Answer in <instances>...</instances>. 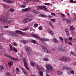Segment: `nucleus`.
Here are the masks:
<instances>
[{"label":"nucleus","mask_w":76,"mask_h":76,"mask_svg":"<svg viewBox=\"0 0 76 76\" xmlns=\"http://www.w3.org/2000/svg\"><path fill=\"white\" fill-rule=\"evenodd\" d=\"M34 37L42 41H48L49 40V39H44V38H41L40 37L37 35H34Z\"/></svg>","instance_id":"f257e3e1"},{"label":"nucleus","mask_w":76,"mask_h":76,"mask_svg":"<svg viewBox=\"0 0 76 76\" xmlns=\"http://www.w3.org/2000/svg\"><path fill=\"white\" fill-rule=\"evenodd\" d=\"M4 56H6L7 57L10 58V59L12 61H18V59L17 58H14L12 57L11 56L9 55L5 54H4Z\"/></svg>","instance_id":"f03ea898"},{"label":"nucleus","mask_w":76,"mask_h":76,"mask_svg":"<svg viewBox=\"0 0 76 76\" xmlns=\"http://www.w3.org/2000/svg\"><path fill=\"white\" fill-rule=\"evenodd\" d=\"M23 62L24 63L25 67V68H26V69L27 70H29V69L28 67V64L26 63V60L25 58L23 59Z\"/></svg>","instance_id":"7ed1b4c3"},{"label":"nucleus","mask_w":76,"mask_h":76,"mask_svg":"<svg viewBox=\"0 0 76 76\" xmlns=\"http://www.w3.org/2000/svg\"><path fill=\"white\" fill-rule=\"evenodd\" d=\"M15 33H18L24 36L26 35V34L25 32H23L19 30H16L15 31Z\"/></svg>","instance_id":"20e7f679"},{"label":"nucleus","mask_w":76,"mask_h":76,"mask_svg":"<svg viewBox=\"0 0 76 76\" xmlns=\"http://www.w3.org/2000/svg\"><path fill=\"white\" fill-rule=\"evenodd\" d=\"M58 50L61 52H64L65 51V48L64 47H60L58 48Z\"/></svg>","instance_id":"39448f33"},{"label":"nucleus","mask_w":76,"mask_h":76,"mask_svg":"<svg viewBox=\"0 0 76 76\" xmlns=\"http://www.w3.org/2000/svg\"><path fill=\"white\" fill-rule=\"evenodd\" d=\"M69 58H66V57H64L63 58H61L58 59V60L59 61H66V60H68Z\"/></svg>","instance_id":"423d86ee"},{"label":"nucleus","mask_w":76,"mask_h":76,"mask_svg":"<svg viewBox=\"0 0 76 76\" xmlns=\"http://www.w3.org/2000/svg\"><path fill=\"white\" fill-rule=\"evenodd\" d=\"M25 49H26V52L27 53L30 54V49L29 47L28 46H26V48H25Z\"/></svg>","instance_id":"0eeeda50"},{"label":"nucleus","mask_w":76,"mask_h":76,"mask_svg":"<svg viewBox=\"0 0 76 76\" xmlns=\"http://www.w3.org/2000/svg\"><path fill=\"white\" fill-rule=\"evenodd\" d=\"M31 21V20L29 18H26L23 20L24 23H27Z\"/></svg>","instance_id":"6e6552de"},{"label":"nucleus","mask_w":76,"mask_h":76,"mask_svg":"<svg viewBox=\"0 0 76 76\" xmlns=\"http://www.w3.org/2000/svg\"><path fill=\"white\" fill-rule=\"evenodd\" d=\"M46 67L48 70H52L53 69V67L51 65H47L46 66Z\"/></svg>","instance_id":"1a4fd4ad"},{"label":"nucleus","mask_w":76,"mask_h":76,"mask_svg":"<svg viewBox=\"0 0 76 76\" xmlns=\"http://www.w3.org/2000/svg\"><path fill=\"white\" fill-rule=\"evenodd\" d=\"M46 6H38V8L37 9V10H39L40 9V10H43L45 8H46Z\"/></svg>","instance_id":"9d476101"},{"label":"nucleus","mask_w":76,"mask_h":76,"mask_svg":"<svg viewBox=\"0 0 76 76\" xmlns=\"http://www.w3.org/2000/svg\"><path fill=\"white\" fill-rule=\"evenodd\" d=\"M30 10V9L29 7H28L26 9H23L22 10V11L23 12H26L27 11H29Z\"/></svg>","instance_id":"9b49d317"},{"label":"nucleus","mask_w":76,"mask_h":76,"mask_svg":"<svg viewBox=\"0 0 76 76\" xmlns=\"http://www.w3.org/2000/svg\"><path fill=\"white\" fill-rule=\"evenodd\" d=\"M3 1L5 2H6V3H13V1L10 0H3Z\"/></svg>","instance_id":"f8f14e48"},{"label":"nucleus","mask_w":76,"mask_h":76,"mask_svg":"<svg viewBox=\"0 0 76 76\" xmlns=\"http://www.w3.org/2000/svg\"><path fill=\"white\" fill-rule=\"evenodd\" d=\"M37 68V69L39 71H40L42 70V68L41 66H39L38 65H37L36 66V68Z\"/></svg>","instance_id":"ddd939ff"},{"label":"nucleus","mask_w":76,"mask_h":76,"mask_svg":"<svg viewBox=\"0 0 76 76\" xmlns=\"http://www.w3.org/2000/svg\"><path fill=\"white\" fill-rule=\"evenodd\" d=\"M22 70L23 72L25 74V75H27L28 74V73L26 71V70L24 69H23H23H22Z\"/></svg>","instance_id":"4468645a"},{"label":"nucleus","mask_w":76,"mask_h":76,"mask_svg":"<svg viewBox=\"0 0 76 76\" xmlns=\"http://www.w3.org/2000/svg\"><path fill=\"white\" fill-rule=\"evenodd\" d=\"M20 41L22 43L24 44L27 43H28V42L27 41L23 40H21Z\"/></svg>","instance_id":"2eb2a0df"},{"label":"nucleus","mask_w":76,"mask_h":76,"mask_svg":"<svg viewBox=\"0 0 76 76\" xmlns=\"http://www.w3.org/2000/svg\"><path fill=\"white\" fill-rule=\"evenodd\" d=\"M4 70V67L2 65L0 66V72H1Z\"/></svg>","instance_id":"dca6fc26"},{"label":"nucleus","mask_w":76,"mask_h":76,"mask_svg":"<svg viewBox=\"0 0 76 76\" xmlns=\"http://www.w3.org/2000/svg\"><path fill=\"white\" fill-rule=\"evenodd\" d=\"M65 31H66V34L68 35H69V31L66 28L65 29Z\"/></svg>","instance_id":"f3484780"},{"label":"nucleus","mask_w":76,"mask_h":76,"mask_svg":"<svg viewBox=\"0 0 76 76\" xmlns=\"http://www.w3.org/2000/svg\"><path fill=\"white\" fill-rule=\"evenodd\" d=\"M39 16L42 17H44L46 18L47 17V16L46 15H45L44 14H40L39 15Z\"/></svg>","instance_id":"a211bd4d"},{"label":"nucleus","mask_w":76,"mask_h":76,"mask_svg":"<svg viewBox=\"0 0 76 76\" xmlns=\"http://www.w3.org/2000/svg\"><path fill=\"white\" fill-rule=\"evenodd\" d=\"M12 21V20L11 19L7 20V23L8 24H10L11 23Z\"/></svg>","instance_id":"6ab92c4d"},{"label":"nucleus","mask_w":76,"mask_h":76,"mask_svg":"<svg viewBox=\"0 0 76 76\" xmlns=\"http://www.w3.org/2000/svg\"><path fill=\"white\" fill-rule=\"evenodd\" d=\"M3 6L5 8H7L9 7L8 5H5V4H2Z\"/></svg>","instance_id":"aec40b11"},{"label":"nucleus","mask_w":76,"mask_h":76,"mask_svg":"<svg viewBox=\"0 0 76 76\" xmlns=\"http://www.w3.org/2000/svg\"><path fill=\"white\" fill-rule=\"evenodd\" d=\"M48 31L51 35H53V32L51 31L50 30H48Z\"/></svg>","instance_id":"412c9836"},{"label":"nucleus","mask_w":76,"mask_h":76,"mask_svg":"<svg viewBox=\"0 0 76 76\" xmlns=\"http://www.w3.org/2000/svg\"><path fill=\"white\" fill-rule=\"evenodd\" d=\"M66 21L67 23H70L72 22L71 20L70 19H67L66 20Z\"/></svg>","instance_id":"4be33fe9"},{"label":"nucleus","mask_w":76,"mask_h":76,"mask_svg":"<svg viewBox=\"0 0 76 76\" xmlns=\"http://www.w3.org/2000/svg\"><path fill=\"white\" fill-rule=\"evenodd\" d=\"M45 52L47 53H50V50H49V49L47 48Z\"/></svg>","instance_id":"5701e85b"},{"label":"nucleus","mask_w":76,"mask_h":76,"mask_svg":"<svg viewBox=\"0 0 76 76\" xmlns=\"http://www.w3.org/2000/svg\"><path fill=\"white\" fill-rule=\"evenodd\" d=\"M32 12L34 14H38L39 13V12L36 10H33Z\"/></svg>","instance_id":"b1692460"},{"label":"nucleus","mask_w":76,"mask_h":76,"mask_svg":"<svg viewBox=\"0 0 76 76\" xmlns=\"http://www.w3.org/2000/svg\"><path fill=\"white\" fill-rule=\"evenodd\" d=\"M13 64V62H12L11 61H10V62L8 63L9 66H11V65H12Z\"/></svg>","instance_id":"393cba45"},{"label":"nucleus","mask_w":76,"mask_h":76,"mask_svg":"<svg viewBox=\"0 0 76 76\" xmlns=\"http://www.w3.org/2000/svg\"><path fill=\"white\" fill-rule=\"evenodd\" d=\"M31 64L32 66H35V63L33 62H31Z\"/></svg>","instance_id":"a878e982"},{"label":"nucleus","mask_w":76,"mask_h":76,"mask_svg":"<svg viewBox=\"0 0 76 76\" xmlns=\"http://www.w3.org/2000/svg\"><path fill=\"white\" fill-rule=\"evenodd\" d=\"M70 29L71 30H75V28L73 26H70Z\"/></svg>","instance_id":"bb28decb"},{"label":"nucleus","mask_w":76,"mask_h":76,"mask_svg":"<svg viewBox=\"0 0 76 76\" xmlns=\"http://www.w3.org/2000/svg\"><path fill=\"white\" fill-rule=\"evenodd\" d=\"M53 40L54 41V42L55 43H57L58 42V40L56 39V38L54 39H53Z\"/></svg>","instance_id":"cd10ccee"},{"label":"nucleus","mask_w":76,"mask_h":76,"mask_svg":"<svg viewBox=\"0 0 76 76\" xmlns=\"http://www.w3.org/2000/svg\"><path fill=\"white\" fill-rule=\"evenodd\" d=\"M4 19V17L3 16H0V21H2Z\"/></svg>","instance_id":"c85d7f7f"},{"label":"nucleus","mask_w":76,"mask_h":76,"mask_svg":"<svg viewBox=\"0 0 76 76\" xmlns=\"http://www.w3.org/2000/svg\"><path fill=\"white\" fill-rule=\"evenodd\" d=\"M39 74L41 76H42L43 75V72H42V71H40Z\"/></svg>","instance_id":"c756f323"},{"label":"nucleus","mask_w":76,"mask_h":76,"mask_svg":"<svg viewBox=\"0 0 76 76\" xmlns=\"http://www.w3.org/2000/svg\"><path fill=\"white\" fill-rule=\"evenodd\" d=\"M9 11H10L11 12H13L14 11V9H10L9 10Z\"/></svg>","instance_id":"7c9ffc66"},{"label":"nucleus","mask_w":76,"mask_h":76,"mask_svg":"<svg viewBox=\"0 0 76 76\" xmlns=\"http://www.w3.org/2000/svg\"><path fill=\"white\" fill-rule=\"evenodd\" d=\"M31 42L32 43L35 44L36 42V40H31Z\"/></svg>","instance_id":"2f4dec72"},{"label":"nucleus","mask_w":76,"mask_h":76,"mask_svg":"<svg viewBox=\"0 0 76 76\" xmlns=\"http://www.w3.org/2000/svg\"><path fill=\"white\" fill-rule=\"evenodd\" d=\"M46 49H47V48H42V50L44 52H45V51L46 50Z\"/></svg>","instance_id":"473e14b6"},{"label":"nucleus","mask_w":76,"mask_h":76,"mask_svg":"<svg viewBox=\"0 0 76 76\" xmlns=\"http://www.w3.org/2000/svg\"><path fill=\"white\" fill-rule=\"evenodd\" d=\"M44 60L45 61H49V59L48 58H44Z\"/></svg>","instance_id":"72a5a7b5"},{"label":"nucleus","mask_w":76,"mask_h":76,"mask_svg":"<svg viewBox=\"0 0 76 76\" xmlns=\"http://www.w3.org/2000/svg\"><path fill=\"white\" fill-rule=\"evenodd\" d=\"M57 74L58 75H60L62 74V73L61 72H60V71H57Z\"/></svg>","instance_id":"f704fd0d"},{"label":"nucleus","mask_w":76,"mask_h":76,"mask_svg":"<svg viewBox=\"0 0 76 76\" xmlns=\"http://www.w3.org/2000/svg\"><path fill=\"white\" fill-rule=\"evenodd\" d=\"M70 2H72V3H76V1H74L73 0H70Z\"/></svg>","instance_id":"c9c22d12"},{"label":"nucleus","mask_w":76,"mask_h":76,"mask_svg":"<svg viewBox=\"0 0 76 76\" xmlns=\"http://www.w3.org/2000/svg\"><path fill=\"white\" fill-rule=\"evenodd\" d=\"M26 16H27V17H31V15L28 13L27 14H26Z\"/></svg>","instance_id":"e433bc0d"},{"label":"nucleus","mask_w":76,"mask_h":76,"mask_svg":"<svg viewBox=\"0 0 76 76\" xmlns=\"http://www.w3.org/2000/svg\"><path fill=\"white\" fill-rule=\"evenodd\" d=\"M50 3H45V4L46 6H49L50 5Z\"/></svg>","instance_id":"4c0bfd02"},{"label":"nucleus","mask_w":76,"mask_h":76,"mask_svg":"<svg viewBox=\"0 0 76 76\" xmlns=\"http://www.w3.org/2000/svg\"><path fill=\"white\" fill-rule=\"evenodd\" d=\"M60 39L62 42H63L64 39L62 37H60Z\"/></svg>","instance_id":"58836bf2"},{"label":"nucleus","mask_w":76,"mask_h":76,"mask_svg":"<svg viewBox=\"0 0 76 76\" xmlns=\"http://www.w3.org/2000/svg\"><path fill=\"white\" fill-rule=\"evenodd\" d=\"M20 8H24L26 7L25 5H22L20 6Z\"/></svg>","instance_id":"ea45409f"},{"label":"nucleus","mask_w":76,"mask_h":76,"mask_svg":"<svg viewBox=\"0 0 76 76\" xmlns=\"http://www.w3.org/2000/svg\"><path fill=\"white\" fill-rule=\"evenodd\" d=\"M70 73H71V74H74V71H73V70H71V71H70Z\"/></svg>","instance_id":"a19ab883"},{"label":"nucleus","mask_w":76,"mask_h":76,"mask_svg":"<svg viewBox=\"0 0 76 76\" xmlns=\"http://www.w3.org/2000/svg\"><path fill=\"white\" fill-rule=\"evenodd\" d=\"M38 26V24H34V26L35 27H37Z\"/></svg>","instance_id":"79ce46f5"},{"label":"nucleus","mask_w":76,"mask_h":76,"mask_svg":"<svg viewBox=\"0 0 76 76\" xmlns=\"http://www.w3.org/2000/svg\"><path fill=\"white\" fill-rule=\"evenodd\" d=\"M7 19H4L3 20V22L5 23H7Z\"/></svg>","instance_id":"37998d69"},{"label":"nucleus","mask_w":76,"mask_h":76,"mask_svg":"<svg viewBox=\"0 0 76 76\" xmlns=\"http://www.w3.org/2000/svg\"><path fill=\"white\" fill-rule=\"evenodd\" d=\"M6 75L7 76H9L10 75L9 72H8L6 74Z\"/></svg>","instance_id":"c03bdc74"},{"label":"nucleus","mask_w":76,"mask_h":76,"mask_svg":"<svg viewBox=\"0 0 76 76\" xmlns=\"http://www.w3.org/2000/svg\"><path fill=\"white\" fill-rule=\"evenodd\" d=\"M51 15H52V16H55L56 15V14L54 13H51Z\"/></svg>","instance_id":"a18cd8bd"},{"label":"nucleus","mask_w":76,"mask_h":76,"mask_svg":"<svg viewBox=\"0 0 76 76\" xmlns=\"http://www.w3.org/2000/svg\"><path fill=\"white\" fill-rule=\"evenodd\" d=\"M67 70H71V68L70 67L67 66Z\"/></svg>","instance_id":"49530a36"},{"label":"nucleus","mask_w":76,"mask_h":76,"mask_svg":"<svg viewBox=\"0 0 76 76\" xmlns=\"http://www.w3.org/2000/svg\"><path fill=\"white\" fill-rule=\"evenodd\" d=\"M12 35L14 36L16 35L15 33H13V32L12 33Z\"/></svg>","instance_id":"de8ad7c7"},{"label":"nucleus","mask_w":76,"mask_h":76,"mask_svg":"<svg viewBox=\"0 0 76 76\" xmlns=\"http://www.w3.org/2000/svg\"><path fill=\"white\" fill-rule=\"evenodd\" d=\"M67 67H68V66H65L64 67V69H66L67 70Z\"/></svg>","instance_id":"09e8293b"},{"label":"nucleus","mask_w":76,"mask_h":76,"mask_svg":"<svg viewBox=\"0 0 76 76\" xmlns=\"http://www.w3.org/2000/svg\"><path fill=\"white\" fill-rule=\"evenodd\" d=\"M65 41L66 43H67V39H66V38L65 39Z\"/></svg>","instance_id":"8fccbe9b"},{"label":"nucleus","mask_w":76,"mask_h":76,"mask_svg":"<svg viewBox=\"0 0 76 76\" xmlns=\"http://www.w3.org/2000/svg\"><path fill=\"white\" fill-rule=\"evenodd\" d=\"M14 51L15 52H17L18 50H17V49H15V48H14Z\"/></svg>","instance_id":"3c124183"},{"label":"nucleus","mask_w":76,"mask_h":76,"mask_svg":"<svg viewBox=\"0 0 76 76\" xmlns=\"http://www.w3.org/2000/svg\"><path fill=\"white\" fill-rule=\"evenodd\" d=\"M71 54L72 55H74V52H73L71 51Z\"/></svg>","instance_id":"603ef678"},{"label":"nucleus","mask_w":76,"mask_h":76,"mask_svg":"<svg viewBox=\"0 0 76 76\" xmlns=\"http://www.w3.org/2000/svg\"><path fill=\"white\" fill-rule=\"evenodd\" d=\"M51 20L53 22H55L56 21V20L54 19H52Z\"/></svg>","instance_id":"864d4df0"},{"label":"nucleus","mask_w":76,"mask_h":76,"mask_svg":"<svg viewBox=\"0 0 76 76\" xmlns=\"http://www.w3.org/2000/svg\"><path fill=\"white\" fill-rule=\"evenodd\" d=\"M13 45L14 46H17V44L16 43H14Z\"/></svg>","instance_id":"5fc2aeb1"},{"label":"nucleus","mask_w":76,"mask_h":76,"mask_svg":"<svg viewBox=\"0 0 76 76\" xmlns=\"http://www.w3.org/2000/svg\"><path fill=\"white\" fill-rule=\"evenodd\" d=\"M38 28L40 30L42 29V28L41 26H39V27Z\"/></svg>","instance_id":"6e6d98bb"},{"label":"nucleus","mask_w":76,"mask_h":76,"mask_svg":"<svg viewBox=\"0 0 76 76\" xmlns=\"http://www.w3.org/2000/svg\"><path fill=\"white\" fill-rule=\"evenodd\" d=\"M61 15H62V17H65V15L64 14H61Z\"/></svg>","instance_id":"4d7b16f0"},{"label":"nucleus","mask_w":76,"mask_h":76,"mask_svg":"<svg viewBox=\"0 0 76 76\" xmlns=\"http://www.w3.org/2000/svg\"><path fill=\"white\" fill-rule=\"evenodd\" d=\"M72 37H70L69 38V39L70 40H72Z\"/></svg>","instance_id":"13d9d810"},{"label":"nucleus","mask_w":76,"mask_h":76,"mask_svg":"<svg viewBox=\"0 0 76 76\" xmlns=\"http://www.w3.org/2000/svg\"><path fill=\"white\" fill-rule=\"evenodd\" d=\"M16 70L18 72H19V68H17Z\"/></svg>","instance_id":"bf43d9fd"},{"label":"nucleus","mask_w":76,"mask_h":76,"mask_svg":"<svg viewBox=\"0 0 76 76\" xmlns=\"http://www.w3.org/2000/svg\"><path fill=\"white\" fill-rule=\"evenodd\" d=\"M4 28H8V27L7 26H4Z\"/></svg>","instance_id":"052dcab7"},{"label":"nucleus","mask_w":76,"mask_h":76,"mask_svg":"<svg viewBox=\"0 0 76 76\" xmlns=\"http://www.w3.org/2000/svg\"><path fill=\"white\" fill-rule=\"evenodd\" d=\"M74 20H76V16H75L74 17Z\"/></svg>","instance_id":"680f3d73"},{"label":"nucleus","mask_w":76,"mask_h":76,"mask_svg":"<svg viewBox=\"0 0 76 76\" xmlns=\"http://www.w3.org/2000/svg\"><path fill=\"white\" fill-rule=\"evenodd\" d=\"M63 20H64H64H66V18H63Z\"/></svg>","instance_id":"e2e57ef3"},{"label":"nucleus","mask_w":76,"mask_h":76,"mask_svg":"<svg viewBox=\"0 0 76 76\" xmlns=\"http://www.w3.org/2000/svg\"><path fill=\"white\" fill-rule=\"evenodd\" d=\"M2 48H3V47L0 45V49H2Z\"/></svg>","instance_id":"0e129e2a"},{"label":"nucleus","mask_w":76,"mask_h":76,"mask_svg":"<svg viewBox=\"0 0 76 76\" xmlns=\"http://www.w3.org/2000/svg\"><path fill=\"white\" fill-rule=\"evenodd\" d=\"M69 44V45H72V43H71V42H69V43H68Z\"/></svg>","instance_id":"69168bd1"},{"label":"nucleus","mask_w":76,"mask_h":76,"mask_svg":"<svg viewBox=\"0 0 76 76\" xmlns=\"http://www.w3.org/2000/svg\"><path fill=\"white\" fill-rule=\"evenodd\" d=\"M49 25L50 26H52V24H51V23H49Z\"/></svg>","instance_id":"338daca9"},{"label":"nucleus","mask_w":76,"mask_h":76,"mask_svg":"<svg viewBox=\"0 0 76 76\" xmlns=\"http://www.w3.org/2000/svg\"><path fill=\"white\" fill-rule=\"evenodd\" d=\"M10 49L11 50H12V47H10Z\"/></svg>","instance_id":"774afa93"}]
</instances>
